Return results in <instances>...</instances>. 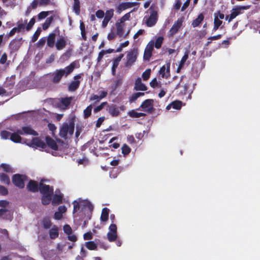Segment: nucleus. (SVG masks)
<instances>
[{
    "label": "nucleus",
    "mask_w": 260,
    "mask_h": 260,
    "mask_svg": "<svg viewBox=\"0 0 260 260\" xmlns=\"http://www.w3.org/2000/svg\"><path fill=\"white\" fill-rule=\"evenodd\" d=\"M76 67V62H73L69 66L63 69H57L55 71L50 74L51 77V81L54 84H57L60 82L62 77H68L73 72Z\"/></svg>",
    "instance_id": "obj_1"
},
{
    "label": "nucleus",
    "mask_w": 260,
    "mask_h": 260,
    "mask_svg": "<svg viewBox=\"0 0 260 260\" xmlns=\"http://www.w3.org/2000/svg\"><path fill=\"white\" fill-rule=\"evenodd\" d=\"M75 124L74 121H71L69 124L64 123L59 130V136L63 139L67 138V135L69 134L70 136L73 135L74 132Z\"/></svg>",
    "instance_id": "obj_2"
},
{
    "label": "nucleus",
    "mask_w": 260,
    "mask_h": 260,
    "mask_svg": "<svg viewBox=\"0 0 260 260\" xmlns=\"http://www.w3.org/2000/svg\"><path fill=\"white\" fill-rule=\"evenodd\" d=\"M28 180V177L25 175L15 174L12 176V181L13 184L20 189L25 186V181Z\"/></svg>",
    "instance_id": "obj_3"
},
{
    "label": "nucleus",
    "mask_w": 260,
    "mask_h": 260,
    "mask_svg": "<svg viewBox=\"0 0 260 260\" xmlns=\"http://www.w3.org/2000/svg\"><path fill=\"white\" fill-rule=\"evenodd\" d=\"M25 143L27 146L34 149H45L46 148V143L39 137H34L31 141L26 140Z\"/></svg>",
    "instance_id": "obj_4"
},
{
    "label": "nucleus",
    "mask_w": 260,
    "mask_h": 260,
    "mask_svg": "<svg viewBox=\"0 0 260 260\" xmlns=\"http://www.w3.org/2000/svg\"><path fill=\"white\" fill-rule=\"evenodd\" d=\"M138 54V49L134 48L127 52L126 55V61L125 62V67H131L137 60Z\"/></svg>",
    "instance_id": "obj_5"
},
{
    "label": "nucleus",
    "mask_w": 260,
    "mask_h": 260,
    "mask_svg": "<svg viewBox=\"0 0 260 260\" xmlns=\"http://www.w3.org/2000/svg\"><path fill=\"white\" fill-rule=\"evenodd\" d=\"M60 29L58 26L56 27L51 33L49 34L47 38V44L50 48H53L55 44L56 36H59Z\"/></svg>",
    "instance_id": "obj_6"
},
{
    "label": "nucleus",
    "mask_w": 260,
    "mask_h": 260,
    "mask_svg": "<svg viewBox=\"0 0 260 260\" xmlns=\"http://www.w3.org/2000/svg\"><path fill=\"white\" fill-rule=\"evenodd\" d=\"M22 44V38H15L13 39L9 44V49H10V53L12 54L17 51Z\"/></svg>",
    "instance_id": "obj_7"
},
{
    "label": "nucleus",
    "mask_w": 260,
    "mask_h": 260,
    "mask_svg": "<svg viewBox=\"0 0 260 260\" xmlns=\"http://www.w3.org/2000/svg\"><path fill=\"white\" fill-rule=\"evenodd\" d=\"M183 21L184 18L181 17L178 18L177 21L174 22L173 26L169 31V36L170 37H173L178 32L180 28L182 26Z\"/></svg>",
    "instance_id": "obj_8"
},
{
    "label": "nucleus",
    "mask_w": 260,
    "mask_h": 260,
    "mask_svg": "<svg viewBox=\"0 0 260 260\" xmlns=\"http://www.w3.org/2000/svg\"><path fill=\"white\" fill-rule=\"evenodd\" d=\"M74 99L73 96L60 98L58 99L59 102L57 103V106L62 110L68 109Z\"/></svg>",
    "instance_id": "obj_9"
},
{
    "label": "nucleus",
    "mask_w": 260,
    "mask_h": 260,
    "mask_svg": "<svg viewBox=\"0 0 260 260\" xmlns=\"http://www.w3.org/2000/svg\"><path fill=\"white\" fill-rule=\"evenodd\" d=\"M43 180H41V181L39 183V189L40 192L42 195L46 194H53L54 188L52 186L46 185L43 183L42 182Z\"/></svg>",
    "instance_id": "obj_10"
},
{
    "label": "nucleus",
    "mask_w": 260,
    "mask_h": 260,
    "mask_svg": "<svg viewBox=\"0 0 260 260\" xmlns=\"http://www.w3.org/2000/svg\"><path fill=\"white\" fill-rule=\"evenodd\" d=\"M153 100L152 99H147L142 102L140 108L142 109V111L144 112H147L148 113H151L154 110L153 107Z\"/></svg>",
    "instance_id": "obj_11"
},
{
    "label": "nucleus",
    "mask_w": 260,
    "mask_h": 260,
    "mask_svg": "<svg viewBox=\"0 0 260 260\" xmlns=\"http://www.w3.org/2000/svg\"><path fill=\"white\" fill-rule=\"evenodd\" d=\"M83 75V73H80L74 77V81H72L68 86V90L69 91H74L79 88L80 84V81L79 79H81Z\"/></svg>",
    "instance_id": "obj_12"
},
{
    "label": "nucleus",
    "mask_w": 260,
    "mask_h": 260,
    "mask_svg": "<svg viewBox=\"0 0 260 260\" xmlns=\"http://www.w3.org/2000/svg\"><path fill=\"white\" fill-rule=\"evenodd\" d=\"M189 87V84L188 83H184L182 82V80H181L180 83L176 85L175 89L177 90V92L178 93L179 95L182 96L187 93Z\"/></svg>",
    "instance_id": "obj_13"
},
{
    "label": "nucleus",
    "mask_w": 260,
    "mask_h": 260,
    "mask_svg": "<svg viewBox=\"0 0 260 260\" xmlns=\"http://www.w3.org/2000/svg\"><path fill=\"white\" fill-rule=\"evenodd\" d=\"M158 20V15L156 11L152 10L149 17L146 20V24L148 27L154 26Z\"/></svg>",
    "instance_id": "obj_14"
},
{
    "label": "nucleus",
    "mask_w": 260,
    "mask_h": 260,
    "mask_svg": "<svg viewBox=\"0 0 260 260\" xmlns=\"http://www.w3.org/2000/svg\"><path fill=\"white\" fill-rule=\"evenodd\" d=\"M154 48V42L151 40L147 44L144 52L143 59L145 60H149L152 56V52Z\"/></svg>",
    "instance_id": "obj_15"
},
{
    "label": "nucleus",
    "mask_w": 260,
    "mask_h": 260,
    "mask_svg": "<svg viewBox=\"0 0 260 260\" xmlns=\"http://www.w3.org/2000/svg\"><path fill=\"white\" fill-rule=\"evenodd\" d=\"M250 7V5L244 6H238L235 8H234L232 10V12L230 15L229 18V22H231L233 19L236 18L238 15L241 13V10H247Z\"/></svg>",
    "instance_id": "obj_16"
},
{
    "label": "nucleus",
    "mask_w": 260,
    "mask_h": 260,
    "mask_svg": "<svg viewBox=\"0 0 260 260\" xmlns=\"http://www.w3.org/2000/svg\"><path fill=\"white\" fill-rule=\"evenodd\" d=\"M68 39L66 37L61 35L59 36V38L57 40L55 44L56 49L57 50L63 49L67 45Z\"/></svg>",
    "instance_id": "obj_17"
},
{
    "label": "nucleus",
    "mask_w": 260,
    "mask_h": 260,
    "mask_svg": "<svg viewBox=\"0 0 260 260\" xmlns=\"http://www.w3.org/2000/svg\"><path fill=\"white\" fill-rule=\"evenodd\" d=\"M17 133L21 135H30L34 136H38V133L29 126H23L21 129H17Z\"/></svg>",
    "instance_id": "obj_18"
},
{
    "label": "nucleus",
    "mask_w": 260,
    "mask_h": 260,
    "mask_svg": "<svg viewBox=\"0 0 260 260\" xmlns=\"http://www.w3.org/2000/svg\"><path fill=\"white\" fill-rule=\"evenodd\" d=\"M106 110L112 117H117L120 115L119 108L115 104L108 105Z\"/></svg>",
    "instance_id": "obj_19"
},
{
    "label": "nucleus",
    "mask_w": 260,
    "mask_h": 260,
    "mask_svg": "<svg viewBox=\"0 0 260 260\" xmlns=\"http://www.w3.org/2000/svg\"><path fill=\"white\" fill-rule=\"evenodd\" d=\"M26 188L28 191L37 192L39 189V183L35 180H30L26 185Z\"/></svg>",
    "instance_id": "obj_20"
},
{
    "label": "nucleus",
    "mask_w": 260,
    "mask_h": 260,
    "mask_svg": "<svg viewBox=\"0 0 260 260\" xmlns=\"http://www.w3.org/2000/svg\"><path fill=\"white\" fill-rule=\"evenodd\" d=\"M123 54H120L118 57H117L113 60V64L111 69V72L113 76L115 75L116 69L119 64V62L123 58Z\"/></svg>",
    "instance_id": "obj_21"
},
{
    "label": "nucleus",
    "mask_w": 260,
    "mask_h": 260,
    "mask_svg": "<svg viewBox=\"0 0 260 260\" xmlns=\"http://www.w3.org/2000/svg\"><path fill=\"white\" fill-rule=\"evenodd\" d=\"M134 89L137 91H146L147 87L144 84L142 83L141 78L139 77L135 81Z\"/></svg>",
    "instance_id": "obj_22"
},
{
    "label": "nucleus",
    "mask_w": 260,
    "mask_h": 260,
    "mask_svg": "<svg viewBox=\"0 0 260 260\" xmlns=\"http://www.w3.org/2000/svg\"><path fill=\"white\" fill-rule=\"evenodd\" d=\"M46 146L48 145L50 148L54 150H58V145L56 142L51 137L47 136L45 138Z\"/></svg>",
    "instance_id": "obj_23"
},
{
    "label": "nucleus",
    "mask_w": 260,
    "mask_h": 260,
    "mask_svg": "<svg viewBox=\"0 0 260 260\" xmlns=\"http://www.w3.org/2000/svg\"><path fill=\"white\" fill-rule=\"evenodd\" d=\"M182 105V102L180 101H175L172 102L171 103L169 104L166 109L170 110L171 108H173L176 110H179L181 109Z\"/></svg>",
    "instance_id": "obj_24"
},
{
    "label": "nucleus",
    "mask_w": 260,
    "mask_h": 260,
    "mask_svg": "<svg viewBox=\"0 0 260 260\" xmlns=\"http://www.w3.org/2000/svg\"><path fill=\"white\" fill-rule=\"evenodd\" d=\"M49 237L51 239H55L59 236L58 228L54 225L49 231Z\"/></svg>",
    "instance_id": "obj_25"
},
{
    "label": "nucleus",
    "mask_w": 260,
    "mask_h": 260,
    "mask_svg": "<svg viewBox=\"0 0 260 260\" xmlns=\"http://www.w3.org/2000/svg\"><path fill=\"white\" fill-rule=\"evenodd\" d=\"M204 19V15L203 13H200L198 17L193 20L192 22L191 25L193 27H196L200 25Z\"/></svg>",
    "instance_id": "obj_26"
},
{
    "label": "nucleus",
    "mask_w": 260,
    "mask_h": 260,
    "mask_svg": "<svg viewBox=\"0 0 260 260\" xmlns=\"http://www.w3.org/2000/svg\"><path fill=\"white\" fill-rule=\"evenodd\" d=\"M109 211V209L107 207H105L102 209L100 217L101 221L106 222L108 220Z\"/></svg>",
    "instance_id": "obj_27"
},
{
    "label": "nucleus",
    "mask_w": 260,
    "mask_h": 260,
    "mask_svg": "<svg viewBox=\"0 0 260 260\" xmlns=\"http://www.w3.org/2000/svg\"><path fill=\"white\" fill-rule=\"evenodd\" d=\"M19 134L17 133V131L16 133H12L11 135V137H10V139L13 142L16 143H21L22 138L20 136Z\"/></svg>",
    "instance_id": "obj_28"
},
{
    "label": "nucleus",
    "mask_w": 260,
    "mask_h": 260,
    "mask_svg": "<svg viewBox=\"0 0 260 260\" xmlns=\"http://www.w3.org/2000/svg\"><path fill=\"white\" fill-rule=\"evenodd\" d=\"M53 194H46L42 195L41 198V202L43 205H49L52 200Z\"/></svg>",
    "instance_id": "obj_29"
},
{
    "label": "nucleus",
    "mask_w": 260,
    "mask_h": 260,
    "mask_svg": "<svg viewBox=\"0 0 260 260\" xmlns=\"http://www.w3.org/2000/svg\"><path fill=\"white\" fill-rule=\"evenodd\" d=\"M222 21L219 19L217 16L214 18V25L212 29V32L216 31L222 25Z\"/></svg>",
    "instance_id": "obj_30"
},
{
    "label": "nucleus",
    "mask_w": 260,
    "mask_h": 260,
    "mask_svg": "<svg viewBox=\"0 0 260 260\" xmlns=\"http://www.w3.org/2000/svg\"><path fill=\"white\" fill-rule=\"evenodd\" d=\"M188 53H189V52L188 51L185 52L184 55L182 57V58L179 62L178 68L177 69L178 72L184 66L185 62H186V60L188 58Z\"/></svg>",
    "instance_id": "obj_31"
},
{
    "label": "nucleus",
    "mask_w": 260,
    "mask_h": 260,
    "mask_svg": "<svg viewBox=\"0 0 260 260\" xmlns=\"http://www.w3.org/2000/svg\"><path fill=\"white\" fill-rule=\"evenodd\" d=\"M128 115L132 118H139L142 116H145L146 114L144 113H138L134 110H132L128 112Z\"/></svg>",
    "instance_id": "obj_32"
},
{
    "label": "nucleus",
    "mask_w": 260,
    "mask_h": 260,
    "mask_svg": "<svg viewBox=\"0 0 260 260\" xmlns=\"http://www.w3.org/2000/svg\"><path fill=\"white\" fill-rule=\"evenodd\" d=\"M0 181L1 182L7 185L10 184V179L9 177L5 173H0Z\"/></svg>",
    "instance_id": "obj_33"
},
{
    "label": "nucleus",
    "mask_w": 260,
    "mask_h": 260,
    "mask_svg": "<svg viewBox=\"0 0 260 260\" xmlns=\"http://www.w3.org/2000/svg\"><path fill=\"white\" fill-rule=\"evenodd\" d=\"M52 202L53 205L61 204L62 202V197L61 195L54 194Z\"/></svg>",
    "instance_id": "obj_34"
},
{
    "label": "nucleus",
    "mask_w": 260,
    "mask_h": 260,
    "mask_svg": "<svg viewBox=\"0 0 260 260\" xmlns=\"http://www.w3.org/2000/svg\"><path fill=\"white\" fill-rule=\"evenodd\" d=\"M73 11L77 15H79L80 13V6L79 0H74Z\"/></svg>",
    "instance_id": "obj_35"
},
{
    "label": "nucleus",
    "mask_w": 260,
    "mask_h": 260,
    "mask_svg": "<svg viewBox=\"0 0 260 260\" xmlns=\"http://www.w3.org/2000/svg\"><path fill=\"white\" fill-rule=\"evenodd\" d=\"M128 2H124L120 4L117 8V11L118 13H120L122 11L125 10L128 8H129Z\"/></svg>",
    "instance_id": "obj_36"
},
{
    "label": "nucleus",
    "mask_w": 260,
    "mask_h": 260,
    "mask_svg": "<svg viewBox=\"0 0 260 260\" xmlns=\"http://www.w3.org/2000/svg\"><path fill=\"white\" fill-rule=\"evenodd\" d=\"M164 39L163 37H161V36L158 37L156 39L155 43L154 42V46L156 49L160 48L162 46V44L163 43Z\"/></svg>",
    "instance_id": "obj_37"
},
{
    "label": "nucleus",
    "mask_w": 260,
    "mask_h": 260,
    "mask_svg": "<svg viewBox=\"0 0 260 260\" xmlns=\"http://www.w3.org/2000/svg\"><path fill=\"white\" fill-rule=\"evenodd\" d=\"M85 246L86 248L90 250H96L98 246L93 241H88L86 242Z\"/></svg>",
    "instance_id": "obj_38"
},
{
    "label": "nucleus",
    "mask_w": 260,
    "mask_h": 260,
    "mask_svg": "<svg viewBox=\"0 0 260 260\" xmlns=\"http://www.w3.org/2000/svg\"><path fill=\"white\" fill-rule=\"evenodd\" d=\"M42 31V29L40 27H38L36 31L34 34L32 38H31V42L34 43L38 39Z\"/></svg>",
    "instance_id": "obj_39"
},
{
    "label": "nucleus",
    "mask_w": 260,
    "mask_h": 260,
    "mask_svg": "<svg viewBox=\"0 0 260 260\" xmlns=\"http://www.w3.org/2000/svg\"><path fill=\"white\" fill-rule=\"evenodd\" d=\"M117 238V233L109 232L107 233V238L109 242H112L116 241Z\"/></svg>",
    "instance_id": "obj_40"
},
{
    "label": "nucleus",
    "mask_w": 260,
    "mask_h": 260,
    "mask_svg": "<svg viewBox=\"0 0 260 260\" xmlns=\"http://www.w3.org/2000/svg\"><path fill=\"white\" fill-rule=\"evenodd\" d=\"M92 109V105H90L87 106V108L84 110L83 113L84 118H87L90 116L91 114Z\"/></svg>",
    "instance_id": "obj_41"
},
{
    "label": "nucleus",
    "mask_w": 260,
    "mask_h": 260,
    "mask_svg": "<svg viewBox=\"0 0 260 260\" xmlns=\"http://www.w3.org/2000/svg\"><path fill=\"white\" fill-rule=\"evenodd\" d=\"M43 228L45 229H48L50 228L52 225L51 220L48 218H45L42 221Z\"/></svg>",
    "instance_id": "obj_42"
},
{
    "label": "nucleus",
    "mask_w": 260,
    "mask_h": 260,
    "mask_svg": "<svg viewBox=\"0 0 260 260\" xmlns=\"http://www.w3.org/2000/svg\"><path fill=\"white\" fill-rule=\"evenodd\" d=\"M117 35L121 37L123 36L124 32L123 25L120 23H116Z\"/></svg>",
    "instance_id": "obj_43"
},
{
    "label": "nucleus",
    "mask_w": 260,
    "mask_h": 260,
    "mask_svg": "<svg viewBox=\"0 0 260 260\" xmlns=\"http://www.w3.org/2000/svg\"><path fill=\"white\" fill-rule=\"evenodd\" d=\"M121 150L122 153L125 156L127 155L131 152V149L127 145L124 144L121 148Z\"/></svg>",
    "instance_id": "obj_44"
},
{
    "label": "nucleus",
    "mask_w": 260,
    "mask_h": 260,
    "mask_svg": "<svg viewBox=\"0 0 260 260\" xmlns=\"http://www.w3.org/2000/svg\"><path fill=\"white\" fill-rule=\"evenodd\" d=\"M114 15V10L113 9H111L110 10H107L105 13V16L104 17L105 18L109 20H110Z\"/></svg>",
    "instance_id": "obj_45"
},
{
    "label": "nucleus",
    "mask_w": 260,
    "mask_h": 260,
    "mask_svg": "<svg viewBox=\"0 0 260 260\" xmlns=\"http://www.w3.org/2000/svg\"><path fill=\"white\" fill-rule=\"evenodd\" d=\"M53 11H42L38 15L39 20H42L45 18L49 14L52 13Z\"/></svg>",
    "instance_id": "obj_46"
},
{
    "label": "nucleus",
    "mask_w": 260,
    "mask_h": 260,
    "mask_svg": "<svg viewBox=\"0 0 260 260\" xmlns=\"http://www.w3.org/2000/svg\"><path fill=\"white\" fill-rule=\"evenodd\" d=\"M151 74V69H146L142 74V77L143 79L145 81L147 80L149 78Z\"/></svg>",
    "instance_id": "obj_47"
},
{
    "label": "nucleus",
    "mask_w": 260,
    "mask_h": 260,
    "mask_svg": "<svg viewBox=\"0 0 260 260\" xmlns=\"http://www.w3.org/2000/svg\"><path fill=\"white\" fill-rule=\"evenodd\" d=\"M167 71V72H170V64H168V68L167 69H166V67L165 66H163L162 67H161L159 70V73L160 74V75H162V77H165V71Z\"/></svg>",
    "instance_id": "obj_48"
},
{
    "label": "nucleus",
    "mask_w": 260,
    "mask_h": 260,
    "mask_svg": "<svg viewBox=\"0 0 260 260\" xmlns=\"http://www.w3.org/2000/svg\"><path fill=\"white\" fill-rule=\"evenodd\" d=\"M36 20L35 17H33L31 18L28 22V23L27 24L26 26V30L28 31L33 26L34 24L35 23Z\"/></svg>",
    "instance_id": "obj_49"
},
{
    "label": "nucleus",
    "mask_w": 260,
    "mask_h": 260,
    "mask_svg": "<svg viewBox=\"0 0 260 260\" xmlns=\"http://www.w3.org/2000/svg\"><path fill=\"white\" fill-rule=\"evenodd\" d=\"M11 134L9 132L7 131H2L1 133V136L3 139H8L9 137H11Z\"/></svg>",
    "instance_id": "obj_50"
},
{
    "label": "nucleus",
    "mask_w": 260,
    "mask_h": 260,
    "mask_svg": "<svg viewBox=\"0 0 260 260\" xmlns=\"http://www.w3.org/2000/svg\"><path fill=\"white\" fill-rule=\"evenodd\" d=\"M0 167L3 169L4 171H5L7 173L12 172L11 168L10 166L8 164H2L0 166Z\"/></svg>",
    "instance_id": "obj_51"
},
{
    "label": "nucleus",
    "mask_w": 260,
    "mask_h": 260,
    "mask_svg": "<svg viewBox=\"0 0 260 260\" xmlns=\"http://www.w3.org/2000/svg\"><path fill=\"white\" fill-rule=\"evenodd\" d=\"M64 232L68 235H71L72 233V229L69 224H65L63 226Z\"/></svg>",
    "instance_id": "obj_52"
},
{
    "label": "nucleus",
    "mask_w": 260,
    "mask_h": 260,
    "mask_svg": "<svg viewBox=\"0 0 260 260\" xmlns=\"http://www.w3.org/2000/svg\"><path fill=\"white\" fill-rule=\"evenodd\" d=\"M101 100V99L100 98V97L99 95L94 94H92L89 99V100L90 101H95L94 103V104H95L99 102Z\"/></svg>",
    "instance_id": "obj_53"
},
{
    "label": "nucleus",
    "mask_w": 260,
    "mask_h": 260,
    "mask_svg": "<svg viewBox=\"0 0 260 260\" xmlns=\"http://www.w3.org/2000/svg\"><path fill=\"white\" fill-rule=\"evenodd\" d=\"M39 2L40 6L52 5L51 0H39Z\"/></svg>",
    "instance_id": "obj_54"
},
{
    "label": "nucleus",
    "mask_w": 260,
    "mask_h": 260,
    "mask_svg": "<svg viewBox=\"0 0 260 260\" xmlns=\"http://www.w3.org/2000/svg\"><path fill=\"white\" fill-rule=\"evenodd\" d=\"M8 194V189L3 185H0V194L6 196Z\"/></svg>",
    "instance_id": "obj_55"
},
{
    "label": "nucleus",
    "mask_w": 260,
    "mask_h": 260,
    "mask_svg": "<svg viewBox=\"0 0 260 260\" xmlns=\"http://www.w3.org/2000/svg\"><path fill=\"white\" fill-rule=\"evenodd\" d=\"M73 206H74L73 213V214H75L79 210L80 205H79V203L76 201H74L73 202Z\"/></svg>",
    "instance_id": "obj_56"
},
{
    "label": "nucleus",
    "mask_w": 260,
    "mask_h": 260,
    "mask_svg": "<svg viewBox=\"0 0 260 260\" xmlns=\"http://www.w3.org/2000/svg\"><path fill=\"white\" fill-rule=\"evenodd\" d=\"M17 32H20V30L17 28V27L13 28L8 34L7 35L8 38L13 36Z\"/></svg>",
    "instance_id": "obj_57"
},
{
    "label": "nucleus",
    "mask_w": 260,
    "mask_h": 260,
    "mask_svg": "<svg viewBox=\"0 0 260 260\" xmlns=\"http://www.w3.org/2000/svg\"><path fill=\"white\" fill-rule=\"evenodd\" d=\"M38 6H39V0H33L29 7L32 9H36Z\"/></svg>",
    "instance_id": "obj_58"
},
{
    "label": "nucleus",
    "mask_w": 260,
    "mask_h": 260,
    "mask_svg": "<svg viewBox=\"0 0 260 260\" xmlns=\"http://www.w3.org/2000/svg\"><path fill=\"white\" fill-rule=\"evenodd\" d=\"M72 49L67 50L62 55V57L66 59L69 58L72 54Z\"/></svg>",
    "instance_id": "obj_59"
},
{
    "label": "nucleus",
    "mask_w": 260,
    "mask_h": 260,
    "mask_svg": "<svg viewBox=\"0 0 260 260\" xmlns=\"http://www.w3.org/2000/svg\"><path fill=\"white\" fill-rule=\"evenodd\" d=\"M105 118L104 116L99 117L96 122V124H95L96 127H100L101 126V125H102V123L105 120Z\"/></svg>",
    "instance_id": "obj_60"
},
{
    "label": "nucleus",
    "mask_w": 260,
    "mask_h": 260,
    "mask_svg": "<svg viewBox=\"0 0 260 260\" xmlns=\"http://www.w3.org/2000/svg\"><path fill=\"white\" fill-rule=\"evenodd\" d=\"M109 230L110 232L117 233V226L114 223H112L110 225L109 227Z\"/></svg>",
    "instance_id": "obj_61"
},
{
    "label": "nucleus",
    "mask_w": 260,
    "mask_h": 260,
    "mask_svg": "<svg viewBox=\"0 0 260 260\" xmlns=\"http://www.w3.org/2000/svg\"><path fill=\"white\" fill-rule=\"evenodd\" d=\"M96 16L100 19L103 18L104 17V12L102 10H98L95 13Z\"/></svg>",
    "instance_id": "obj_62"
},
{
    "label": "nucleus",
    "mask_w": 260,
    "mask_h": 260,
    "mask_svg": "<svg viewBox=\"0 0 260 260\" xmlns=\"http://www.w3.org/2000/svg\"><path fill=\"white\" fill-rule=\"evenodd\" d=\"M139 98V94L138 92L132 94V95L129 98V102L133 103L135 102L137 99Z\"/></svg>",
    "instance_id": "obj_63"
},
{
    "label": "nucleus",
    "mask_w": 260,
    "mask_h": 260,
    "mask_svg": "<svg viewBox=\"0 0 260 260\" xmlns=\"http://www.w3.org/2000/svg\"><path fill=\"white\" fill-rule=\"evenodd\" d=\"M7 60V55L6 53H4L2 55L0 59V63L1 64H5Z\"/></svg>",
    "instance_id": "obj_64"
}]
</instances>
